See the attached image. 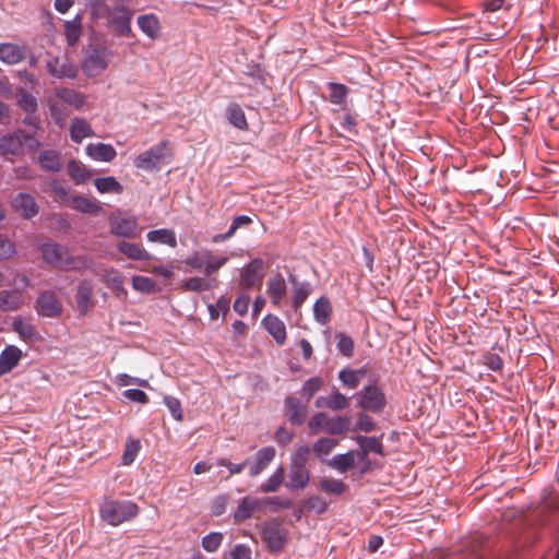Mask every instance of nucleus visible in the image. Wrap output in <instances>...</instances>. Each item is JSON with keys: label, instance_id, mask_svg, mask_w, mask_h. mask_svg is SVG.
I'll list each match as a JSON object with an SVG mask.
<instances>
[{"label": "nucleus", "instance_id": "obj_1", "mask_svg": "<svg viewBox=\"0 0 559 559\" xmlns=\"http://www.w3.org/2000/svg\"><path fill=\"white\" fill-rule=\"evenodd\" d=\"M138 513V504L130 500L106 498L99 508L102 520L112 526L132 520Z\"/></svg>", "mask_w": 559, "mask_h": 559}, {"label": "nucleus", "instance_id": "obj_2", "mask_svg": "<svg viewBox=\"0 0 559 559\" xmlns=\"http://www.w3.org/2000/svg\"><path fill=\"white\" fill-rule=\"evenodd\" d=\"M173 157V152L168 141H162L151 148L142 152L133 159V165L138 169L152 171L162 163H168Z\"/></svg>", "mask_w": 559, "mask_h": 559}, {"label": "nucleus", "instance_id": "obj_3", "mask_svg": "<svg viewBox=\"0 0 559 559\" xmlns=\"http://www.w3.org/2000/svg\"><path fill=\"white\" fill-rule=\"evenodd\" d=\"M349 418L338 416L330 418L325 413H318L311 417L308 428L312 435L326 432L330 435H341L348 429Z\"/></svg>", "mask_w": 559, "mask_h": 559}, {"label": "nucleus", "instance_id": "obj_4", "mask_svg": "<svg viewBox=\"0 0 559 559\" xmlns=\"http://www.w3.org/2000/svg\"><path fill=\"white\" fill-rule=\"evenodd\" d=\"M37 145L35 138L22 130L5 134L0 140V148L4 155L20 156L24 154L26 146L33 148Z\"/></svg>", "mask_w": 559, "mask_h": 559}, {"label": "nucleus", "instance_id": "obj_5", "mask_svg": "<svg viewBox=\"0 0 559 559\" xmlns=\"http://www.w3.org/2000/svg\"><path fill=\"white\" fill-rule=\"evenodd\" d=\"M358 405L372 413H381L386 405V397L383 389L376 382L365 385L357 393Z\"/></svg>", "mask_w": 559, "mask_h": 559}, {"label": "nucleus", "instance_id": "obj_6", "mask_svg": "<svg viewBox=\"0 0 559 559\" xmlns=\"http://www.w3.org/2000/svg\"><path fill=\"white\" fill-rule=\"evenodd\" d=\"M104 13H106L108 24L118 36H133L131 28L133 11L127 7L120 5L116 8L106 7Z\"/></svg>", "mask_w": 559, "mask_h": 559}, {"label": "nucleus", "instance_id": "obj_7", "mask_svg": "<svg viewBox=\"0 0 559 559\" xmlns=\"http://www.w3.org/2000/svg\"><path fill=\"white\" fill-rule=\"evenodd\" d=\"M261 536L272 552L281 551L287 542V531L277 521L266 522L263 525Z\"/></svg>", "mask_w": 559, "mask_h": 559}, {"label": "nucleus", "instance_id": "obj_8", "mask_svg": "<svg viewBox=\"0 0 559 559\" xmlns=\"http://www.w3.org/2000/svg\"><path fill=\"white\" fill-rule=\"evenodd\" d=\"M110 231L115 236L135 238L141 234L142 228L139 227L138 218L135 216L112 214L110 216Z\"/></svg>", "mask_w": 559, "mask_h": 559}, {"label": "nucleus", "instance_id": "obj_9", "mask_svg": "<svg viewBox=\"0 0 559 559\" xmlns=\"http://www.w3.org/2000/svg\"><path fill=\"white\" fill-rule=\"evenodd\" d=\"M35 309L39 316L46 318L60 317L63 311L60 299L52 290H44L39 293Z\"/></svg>", "mask_w": 559, "mask_h": 559}, {"label": "nucleus", "instance_id": "obj_10", "mask_svg": "<svg viewBox=\"0 0 559 559\" xmlns=\"http://www.w3.org/2000/svg\"><path fill=\"white\" fill-rule=\"evenodd\" d=\"M263 269L264 262L262 259H252L241 271L239 286L245 290L260 286L263 280Z\"/></svg>", "mask_w": 559, "mask_h": 559}, {"label": "nucleus", "instance_id": "obj_11", "mask_svg": "<svg viewBox=\"0 0 559 559\" xmlns=\"http://www.w3.org/2000/svg\"><path fill=\"white\" fill-rule=\"evenodd\" d=\"M109 61L110 53L106 49H93L84 58L82 69L86 75L96 76L107 69Z\"/></svg>", "mask_w": 559, "mask_h": 559}, {"label": "nucleus", "instance_id": "obj_12", "mask_svg": "<svg viewBox=\"0 0 559 559\" xmlns=\"http://www.w3.org/2000/svg\"><path fill=\"white\" fill-rule=\"evenodd\" d=\"M43 259L56 269L62 270L69 249L57 242H46L40 248Z\"/></svg>", "mask_w": 559, "mask_h": 559}, {"label": "nucleus", "instance_id": "obj_13", "mask_svg": "<svg viewBox=\"0 0 559 559\" xmlns=\"http://www.w3.org/2000/svg\"><path fill=\"white\" fill-rule=\"evenodd\" d=\"M266 294L274 307H282L283 300L287 294V285L281 273H276L269 278L266 284Z\"/></svg>", "mask_w": 559, "mask_h": 559}, {"label": "nucleus", "instance_id": "obj_14", "mask_svg": "<svg viewBox=\"0 0 559 559\" xmlns=\"http://www.w3.org/2000/svg\"><path fill=\"white\" fill-rule=\"evenodd\" d=\"M26 302L24 290L16 288L12 290L0 292V310L2 311H16Z\"/></svg>", "mask_w": 559, "mask_h": 559}, {"label": "nucleus", "instance_id": "obj_15", "mask_svg": "<svg viewBox=\"0 0 559 559\" xmlns=\"http://www.w3.org/2000/svg\"><path fill=\"white\" fill-rule=\"evenodd\" d=\"M262 507V501L259 498L254 497H243L236 510L234 511V521L237 523H241L248 519H250L253 513Z\"/></svg>", "mask_w": 559, "mask_h": 559}, {"label": "nucleus", "instance_id": "obj_16", "mask_svg": "<svg viewBox=\"0 0 559 559\" xmlns=\"http://www.w3.org/2000/svg\"><path fill=\"white\" fill-rule=\"evenodd\" d=\"M27 48L24 45L12 43L0 44V60L7 64H16L26 57Z\"/></svg>", "mask_w": 559, "mask_h": 559}, {"label": "nucleus", "instance_id": "obj_17", "mask_svg": "<svg viewBox=\"0 0 559 559\" xmlns=\"http://www.w3.org/2000/svg\"><path fill=\"white\" fill-rule=\"evenodd\" d=\"M262 325L278 345L285 344L287 338L286 326L278 317L274 314L265 316L262 320Z\"/></svg>", "mask_w": 559, "mask_h": 559}, {"label": "nucleus", "instance_id": "obj_18", "mask_svg": "<svg viewBox=\"0 0 559 559\" xmlns=\"http://www.w3.org/2000/svg\"><path fill=\"white\" fill-rule=\"evenodd\" d=\"M12 206L15 212L20 213L24 218H31L38 213V205L34 197L28 193H19L12 200Z\"/></svg>", "mask_w": 559, "mask_h": 559}, {"label": "nucleus", "instance_id": "obj_19", "mask_svg": "<svg viewBox=\"0 0 559 559\" xmlns=\"http://www.w3.org/2000/svg\"><path fill=\"white\" fill-rule=\"evenodd\" d=\"M288 420L294 425H301L305 423L308 414V407L299 399L288 396L285 400Z\"/></svg>", "mask_w": 559, "mask_h": 559}, {"label": "nucleus", "instance_id": "obj_20", "mask_svg": "<svg viewBox=\"0 0 559 559\" xmlns=\"http://www.w3.org/2000/svg\"><path fill=\"white\" fill-rule=\"evenodd\" d=\"M86 155L96 162H112L117 152L111 144L90 143L85 148Z\"/></svg>", "mask_w": 559, "mask_h": 559}, {"label": "nucleus", "instance_id": "obj_21", "mask_svg": "<svg viewBox=\"0 0 559 559\" xmlns=\"http://www.w3.org/2000/svg\"><path fill=\"white\" fill-rule=\"evenodd\" d=\"M276 451L273 447L261 448L257 454L254 462L249 467V475L255 477L260 475L274 460Z\"/></svg>", "mask_w": 559, "mask_h": 559}, {"label": "nucleus", "instance_id": "obj_22", "mask_svg": "<svg viewBox=\"0 0 559 559\" xmlns=\"http://www.w3.org/2000/svg\"><path fill=\"white\" fill-rule=\"evenodd\" d=\"M136 23L140 29L152 40H156L160 36L162 25L159 19L153 14H143L138 16Z\"/></svg>", "mask_w": 559, "mask_h": 559}, {"label": "nucleus", "instance_id": "obj_23", "mask_svg": "<svg viewBox=\"0 0 559 559\" xmlns=\"http://www.w3.org/2000/svg\"><path fill=\"white\" fill-rule=\"evenodd\" d=\"M92 296H93L92 283L88 281L80 282L76 293H75V301H76L78 309L81 314L85 316L92 308Z\"/></svg>", "mask_w": 559, "mask_h": 559}, {"label": "nucleus", "instance_id": "obj_24", "mask_svg": "<svg viewBox=\"0 0 559 559\" xmlns=\"http://www.w3.org/2000/svg\"><path fill=\"white\" fill-rule=\"evenodd\" d=\"M22 358V350L15 346H7L0 354V377L10 372Z\"/></svg>", "mask_w": 559, "mask_h": 559}, {"label": "nucleus", "instance_id": "obj_25", "mask_svg": "<svg viewBox=\"0 0 559 559\" xmlns=\"http://www.w3.org/2000/svg\"><path fill=\"white\" fill-rule=\"evenodd\" d=\"M119 252L126 255L130 260L134 261H148L152 259L150 252L140 243H133L129 241H120L117 246Z\"/></svg>", "mask_w": 559, "mask_h": 559}, {"label": "nucleus", "instance_id": "obj_26", "mask_svg": "<svg viewBox=\"0 0 559 559\" xmlns=\"http://www.w3.org/2000/svg\"><path fill=\"white\" fill-rule=\"evenodd\" d=\"M69 131L74 143H81L84 139L95 135L91 124L83 118H74L70 123Z\"/></svg>", "mask_w": 559, "mask_h": 559}, {"label": "nucleus", "instance_id": "obj_27", "mask_svg": "<svg viewBox=\"0 0 559 559\" xmlns=\"http://www.w3.org/2000/svg\"><path fill=\"white\" fill-rule=\"evenodd\" d=\"M68 206L85 214H95L102 211V206L95 199L83 195H72Z\"/></svg>", "mask_w": 559, "mask_h": 559}, {"label": "nucleus", "instance_id": "obj_28", "mask_svg": "<svg viewBox=\"0 0 559 559\" xmlns=\"http://www.w3.org/2000/svg\"><path fill=\"white\" fill-rule=\"evenodd\" d=\"M318 407H328L332 411H342L348 407L349 399L342 394L340 391H333L326 397H319L316 402Z\"/></svg>", "mask_w": 559, "mask_h": 559}, {"label": "nucleus", "instance_id": "obj_29", "mask_svg": "<svg viewBox=\"0 0 559 559\" xmlns=\"http://www.w3.org/2000/svg\"><path fill=\"white\" fill-rule=\"evenodd\" d=\"M290 282L293 284V308L297 312L311 294L312 287L310 283L299 282L295 277L290 278Z\"/></svg>", "mask_w": 559, "mask_h": 559}, {"label": "nucleus", "instance_id": "obj_30", "mask_svg": "<svg viewBox=\"0 0 559 559\" xmlns=\"http://www.w3.org/2000/svg\"><path fill=\"white\" fill-rule=\"evenodd\" d=\"M56 97L64 104H68L75 109H81L85 103V96L74 90L61 87L56 90Z\"/></svg>", "mask_w": 559, "mask_h": 559}, {"label": "nucleus", "instance_id": "obj_31", "mask_svg": "<svg viewBox=\"0 0 559 559\" xmlns=\"http://www.w3.org/2000/svg\"><path fill=\"white\" fill-rule=\"evenodd\" d=\"M68 174L75 185H82L92 177V170L75 159H70L68 162Z\"/></svg>", "mask_w": 559, "mask_h": 559}, {"label": "nucleus", "instance_id": "obj_32", "mask_svg": "<svg viewBox=\"0 0 559 559\" xmlns=\"http://www.w3.org/2000/svg\"><path fill=\"white\" fill-rule=\"evenodd\" d=\"M38 164L48 171H59L62 166L61 155L56 150H45L38 156Z\"/></svg>", "mask_w": 559, "mask_h": 559}, {"label": "nucleus", "instance_id": "obj_33", "mask_svg": "<svg viewBox=\"0 0 559 559\" xmlns=\"http://www.w3.org/2000/svg\"><path fill=\"white\" fill-rule=\"evenodd\" d=\"M226 118L233 127L239 130L246 131L249 129L245 111L242 110L240 105L236 103L228 105L226 109Z\"/></svg>", "mask_w": 559, "mask_h": 559}, {"label": "nucleus", "instance_id": "obj_34", "mask_svg": "<svg viewBox=\"0 0 559 559\" xmlns=\"http://www.w3.org/2000/svg\"><path fill=\"white\" fill-rule=\"evenodd\" d=\"M314 320L321 324L326 325L332 317V306L325 296L320 297L313 305Z\"/></svg>", "mask_w": 559, "mask_h": 559}, {"label": "nucleus", "instance_id": "obj_35", "mask_svg": "<svg viewBox=\"0 0 559 559\" xmlns=\"http://www.w3.org/2000/svg\"><path fill=\"white\" fill-rule=\"evenodd\" d=\"M367 370L365 368L360 369H350L344 368L338 372V379L343 383L344 386L348 389H356L362 378L366 376Z\"/></svg>", "mask_w": 559, "mask_h": 559}, {"label": "nucleus", "instance_id": "obj_36", "mask_svg": "<svg viewBox=\"0 0 559 559\" xmlns=\"http://www.w3.org/2000/svg\"><path fill=\"white\" fill-rule=\"evenodd\" d=\"M105 284L117 295H127L123 287V277L121 273L116 269H108L103 275Z\"/></svg>", "mask_w": 559, "mask_h": 559}, {"label": "nucleus", "instance_id": "obj_37", "mask_svg": "<svg viewBox=\"0 0 559 559\" xmlns=\"http://www.w3.org/2000/svg\"><path fill=\"white\" fill-rule=\"evenodd\" d=\"M361 448L360 457L364 460L369 452L383 455V444L380 439L376 437L358 436L356 438Z\"/></svg>", "mask_w": 559, "mask_h": 559}, {"label": "nucleus", "instance_id": "obj_38", "mask_svg": "<svg viewBox=\"0 0 559 559\" xmlns=\"http://www.w3.org/2000/svg\"><path fill=\"white\" fill-rule=\"evenodd\" d=\"M146 238L151 242L167 245L171 248L177 247V237L173 229L160 228L147 233Z\"/></svg>", "mask_w": 559, "mask_h": 559}, {"label": "nucleus", "instance_id": "obj_39", "mask_svg": "<svg viewBox=\"0 0 559 559\" xmlns=\"http://www.w3.org/2000/svg\"><path fill=\"white\" fill-rule=\"evenodd\" d=\"M64 35L69 46H75L82 36V19L76 15L72 21L64 23Z\"/></svg>", "mask_w": 559, "mask_h": 559}, {"label": "nucleus", "instance_id": "obj_40", "mask_svg": "<svg viewBox=\"0 0 559 559\" xmlns=\"http://www.w3.org/2000/svg\"><path fill=\"white\" fill-rule=\"evenodd\" d=\"M309 472L305 466L300 465H292V471L289 475L288 487L290 489H301L307 486L309 483Z\"/></svg>", "mask_w": 559, "mask_h": 559}, {"label": "nucleus", "instance_id": "obj_41", "mask_svg": "<svg viewBox=\"0 0 559 559\" xmlns=\"http://www.w3.org/2000/svg\"><path fill=\"white\" fill-rule=\"evenodd\" d=\"M47 105L50 111V116L59 127H62L69 117V112L67 108L63 106L62 102L59 100L56 96L49 97L47 100Z\"/></svg>", "mask_w": 559, "mask_h": 559}, {"label": "nucleus", "instance_id": "obj_42", "mask_svg": "<svg viewBox=\"0 0 559 559\" xmlns=\"http://www.w3.org/2000/svg\"><path fill=\"white\" fill-rule=\"evenodd\" d=\"M16 103L19 107L27 114H34L38 104L36 97L23 87L16 88Z\"/></svg>", "mask_w": 559, "mask_h": 559}, {"label": "nucleus", "instance_id": "obj_43", "mask_svg": "<svg viewBox=\"0 0 559 559\" xmlns=\"http://www.w3.org/2000/svg\"><path fill=\"white\" fill-rule=\"evenodd\" d=\"M95 188L99 193H115L120 194L123 192L122 185L112 176L97 178L94 181Z\"/></svg>", "mask_w": 559, "mask_h": 559}, {"label": "nucleus", "instance_id": "obj_44", "mask_svg": "<svg viewBox=\"0 0 559 559\" xmlns=\"http://www.w3.org/2000/svg\"><path fill=\"white\" fill-rule=\"evenodd\" d=\"M284 478L285 468L280 466L263 484H261L259 490L264 493L275 492L283 484Z\"/></svg>", "mask_w": 559, "mask_h": 559}, {"label": "nucleus", "instance_id": "obj_45", "mask_svg": "<svg viewBox=\"0 0 559 559\" xmlns=\"http://www.w3.org/2000/svg\"><path fill=\"white\" fill-rule=\"evenodd\" d=\"M93 261L84 255L75 257L69 251L62 270L64 271H83L91 269Z\"/></svg>", "mask_w": 559, "mask_h": 559}, {"label": "nucleus", "instance_id": "obj_46", "mask_svg": "<svg viewBox=\"0 0 559 559\" xmlns=\"http://www.w3.org/2000/svg\"><path fill=\"white\" fill-rule=\"evenodd\" d=\"M354 463H355V454H354V452L349 451L347 453L337 454V455L333 456L329 461L328 465L341 473H345L350 467H353Z\"/></svg>", "mask_w": 559, "mask_h": 559}, {"label": "nucleus", "instance_id": "obj_47", "mask_svg": "<svg viewBox=\"0 0 559 559\" xmlns=\"http://www.w3.org/2000/svg\"><path fill=\"white\" fill-rule=\"evenodd\" d=\"M47 71L55 78H74L76 72L72 67L60 66L59 59L53 58L47 62Z\"/></svg>", "mask_w": 559, "mask_h": 559}, {"label": "nucleus", "instance_id": "obj_48", "mask_svg": "<svg viewBox=\"0 0 559 559\" xmlns=\"http://www.w3.org/2000/svg\"><path fill=\"white\" fill-rule=\"evenodd\" d=\"M319 486L324 492L336 496L343 495L347 488L343 480L326 477L320 480Z\"/></svg>", "mask_w": 559, "mask_h": 559}, {"label": "nucleus", "instance_id": "obj_49", "mask_svg": "<svg viewBox=\"0 0 559 559\" xmlns=\"http://www.w3.org/2000/svg\"><path fill=\"white\" fill-rule=\"evenodd\" d=\"M13 329L24 341H32L35 338V328L22 318H17L13 321Z\"/></svg>", "mask_w": 559, "mask_h": 559}, {"label": "nucleus", "instance_id": "obj_50", "mask_svg": "<svg viewBox=\"0 0 559 559\" xmlns=\"http://www.w3.org/2000/svg\"><path fill=\"white\" fill-rule=\"evenodd\" d=\"M156 282L150 277L141 275L132 277V287L140 293H154L156 290Z\"/></svg>", "mask_w": 559, "mask_h": 559}, {"label": "nucleus", "instance_id": "obj_51", "mask_svg": "<svg viewBox=\"0 0 559 559\" xmlns=\"http://www.w3.org/2000/svg\"><path fill=\"white\" fill-rule=\"evenodd\" d=\"M206 257H209L207 249L195 251L185 260V263L194 270L205 272Z\"/></svg>", "mask_w": 559, "mask_h": 559}, {"label": "nucleus", "instance_id": "obj_52", "mask_svg": "<svg viewBox=\"0 0 559 559\" xmlns=\"http://www.w3.org/2000/svg\"><path fill=\"white\" fill-rule=\"evenodd\" d=\"M337 440L332 438H321L313 444V452L318 457H323L332 452L337 445Z\"/></svg>", "mask_w": 559, "mask_h": 559}, {"label": "nucleus", "instance_id": "obj_53", "mask_svg": "<svg viewBox=\"0 0 559 559\" xmlns=\"http://www.w3.org/2000/svg\"><path fill=\"white\" fill-rule=\"evenodd\" d=\"M336 338H337L336 346H337L338 352L343 356L350 358L354 355V349H355V344H354L353 338L345 333H337Z\"/></svg>", "mask_w": 559, "mask_h": 559}, {"label": "nucleus", "instance_id": "obj_54", "mask_svg": "<svg viewBox=\"0 0 559 559\" xmlns=\"http://www.w3.org/2000/svg\"><path fill=\"white\" fill-rule=\"evenodd\" d=\"M228 261V257L226 255H214L211 250H209V257H206L205 263V274L212 275L217 272L223 265H225Z\"/></svg>", "mask_w": 559, "mask_h": 559}, {"label": "nucleus", "instance_id": "obj_55", "mask_svg": "<svg viewBox=\"0 0 559 559\" xmlns=\"http://www.w3.org/2000/svg\"><path fill=\"white\" fill-rule=\"evenodd\" d=\"M224 535L219 532H212L202 538V547L207 552L216 551L222 545Z\"/></svg>", "mask_w": 559, "mask_h": 559}, {"label": "nucleus", "instance_id": "obj_56", "mask_svg": "<svg viewBox=\"0 0 559 559\" xmlns=\"http://www.w3.org/2000/svg\"><path fill=\"white\" fill-rule=\"evenodd\" d=\"M329 90H330V100L331 103L335 104V105H341L347 94H348V88L344 85V84H341V83H329Z\"/></svg>", "mask_w": 559, "mask_h": 559}, {"label": "nucleus", "instance_id": "obj_57", "mask_svg": "<svg viewBox=\"0 0 559 559\" xmlns=\"http://www.w3.org/2000/svg\"><path fill=\"white\" fill-rule=\"evenodd\" d=\"M141 449V444L139 440H129L126 444V449L122 454V463L124 465H130L136 459Z\"/></svg>", "mask_w": 559, "mask_h": 559}, {"label": "nucleus", "instance_id": "obj_58", "mask_svg": "<svg viewBox=\"0 0 559 559\" xmlns=\"http://www.w3.org/2000/svg\"><path fill=\"white\" fill-rule=\"evenodd\" d=\"M322 384L323 380L320 377L308 379L301 388V395L309 401L321 389Z\"/></svg>", "mask_w": 559, "mask_h": 559}, {"label": "nucleus", "instance_id": "obj_59", "mask_svg": "<svg viewBox=\"0 0 559 559\" xmlns=\"http://www.w3.org/2000/svg\"><path fill=\"white\" fill-rule=\"evenodd\" d=\"M229 311V299L225 297L218 298L215 305H209V312L212 320H217L219 314H227Z\"/></svg>", "mask_w": 559, "mask_h": 559}, {"label": "nucleus", "instance_id": "obj_60", "mask_svg": "<svg viewBox=\"0 0 559 559\" xmlns=\"http://www.w3.org/2000/svg\"><path fill=\"white\" fill-rule=\"evenodd\" d=\"M185 288L191 292H204L211 289V284L203 277H191L185 282Z\"/></svg>", "mask_w": 559, "mask_h": 559}, {"label": "nucleus", "instance_id": "obj_61", "mask_svg": "<svg viewBox=\"0 0 559 559\" xmlns=\"http://www.w3.org/2000/svg\"><path fill=\"white\" fill-rule=\"evenodd\" d=\"M116 383L119 385V386H127V385H130V384H136L139 386H142V388H150V383L147 380L145 379H140V378H132L131 376L127 374V373H119L116 376Z\"/></svg>", "mask_w": 559, "mask_h": 559}, {"label": "nucleus", "instance_id": "obj_62", "mask_svg": "<svg viewBox=\"0 0 559 559\" xmlns=\"http://www.w3.org/2000/svg\"><path fill=\"white\" fill-rule=\"evenodd\" d=\"M123 397L129 400L130 402L139 403V404H147L150 399L147 394L139 389H128L122 393Z\"/></svg>", "mask_w": 559, "mask_h": 559}, {"label": "nucleus", "instance_id": "obj_63", "mask_svg": "<svg viewBox=\"0 0 559 559\" xmlns=\"http://www.w3.org/2000/svg\"><path fill=\"white\" fill-rule=\"evenodd\" d=\"M164 403L167 406V408L169 409L171 416L176 420H181L182 419L181 403H180V401L178 399H176L174 396L167 395V396L164 397Z\"/></svg>", "mask_w": 559, "mask_h": 559}, {"label": "nucleus", "instance_id": "obj_64", "mask_svg": "<svg viewBox=\"0 0 559 559\" xmlns=\"http://www.w3.org/2000/svg\"><path fill=\"white\" fill-rule=\"evenodd\" d=\"M251 548L245 544H237L230 550V559H251Z\"/></svg>", "mask_w": 559, "mask_h": 559}]
</instances>
